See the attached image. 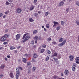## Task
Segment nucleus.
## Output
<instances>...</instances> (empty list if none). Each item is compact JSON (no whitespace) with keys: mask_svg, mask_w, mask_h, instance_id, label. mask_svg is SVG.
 <instances>
[{"mask_svg":"<svg viewBox=\"0 0 79 79\" xmlns=\"http://www.w3.org/2000/svg\"><path fill=\"white\" fill-rule=\"evenodd\" d=\"M27 34H25L23 36V39H25V40H24L23 41V42L24 43L26 41V40H27L28 39L30 38V37H29V36L27 35Z\"/></svg>","mask_w":79,"mask_h":79,"instance_id":"obj_1","label":"nucleus"},{"mask_svg":"<svg viewBox=\"0 0 79 79\" xmlns=\"http://www.w3.org/2000/svg\"><path fill=\"white\" fill-rule=\"evenodd\" d=\"M20 71H19V69L18 68H17L16 69V79H18L19 77V75L20 74Z\"/></svg>","mask_w":79,"mask_h":79,"instance_id":"obj_2","label":"nucleus"},{"mask_svg":"<svg viewBox=\"0 0 79 79\" xmlns=\"http://www.w3.org/2000/svg\"><path fill=\"white\" fill-rule=\"evenodd\" d=\"M16 11L18 13H20L22 11V9L21 8H18L16 9Z\"/></svg>","mask_w":79,"mask_h":79,"instance_id":"obj_3","label":"nucleus"},{"mask_svg":"<svg viewBox=\"0 0 79 79\" xmlns=\"http://www.w3.org/2000/svg\"><path fill=\"white\" fill-rule=\"evenodd\" d=\"M6 37L5 36L2 37L1 39V42H5L6 40Z\"/></svg>","mask_w":79,"mask_h":79,"instance_id":"obj_4","label":"nucleus"},{"mask_svg":"<svg viewBox=\"0 0 79 79\" xmlns=\"http://www.w3.org/2000/svg\"><path fill=\"white\" fill-rule=\"evenodd\" d=\"M21 35L20 34H18L16 36V40H18L20 38Z\"/></svg>","mask_w":79,"mask_h":79,"instance_id":"obj_5","label":"nucleus"},{"mask_svg":"<svg viewBox=\"0 0 79 79\" xmlns=\"http://www.w3.org/2000/svg\"><path fill=\"white\" fill-rule=\"evenodd\" d=\"M75 60L76 63H77V64H79V57H77L75 59Z\"/></svg>","mask_w":79,"mask_h":79,"instance_id":"obj_6","label":"nucleus"},{"mask_svg":"<svg viewBox=\"0 0 79 79\" xmlns=\"http://www.w3.org/2000/svg\"><path fill=\"white\" fill-rule=\"evenodd\" d=\"M69 58H70V61H73V59L74 58V57L73 56H69Z\"/></svg>","mask_w":79,"mask_h":79,"instance_id":"obj_7","label":"nucleus"},{"mask_svg":"<svg viewBox=\"0 0 79 79\" xmlns=\"http://www.w3.org/2000/svg\"><path fill=\"white\" fill-rule=\"evenodd\" d=\"M35 8V6H31L30 7V11H32L33 10H34V9Z\"/></svg>","mask_w":79,"mask_h":79,"instance_id":"obj_8","label":"nucleus"},{"mask_svg":"<svg viewBox=\"0 0 79 79\" xmlns=\"http://www.w3.org/2000/svg\"><path fill=\"white\" fill-rule=\"evenodd\" d=\"M69 73V71L67 70H66L65 71L64 74L65 75H68Z\"/></svg>","mask_w":79,"mask_h":79,"instance_id":"obj_9","label":"nucleus"},{"mask_svg":"<svg viewBox=\"0 0 79 79\" xmlns=\"http://www.w3.org/2000/svg\"><path fill=\"white\" fill-rule=\"evenodd\" d=\"M63 4H64V2L63 1H61L59 3V5L60 6H63Z\"/></svg>","mask_w":79,"mask_h":79,"instance_id":"obj_10","label":"nucleus"},{"mask_svg":"<svg viewBox=\"0 0 79 79\" xmlns=\"http://www.w3.org/2000/svg\"><path fill=\"white\" fill-rule=\"evenodd\" d=\"M57 55H58L57 53L55 52L54 55H53L51 56V57H53V56H56Z\"/></svg>","mask_w":79,"mask_h":79,"instance_id":"obj_11","label":"nucleus"},{"mask_svg":"<svg viewBox=\"0 0 79 79\" xmlns=\"http://www.w3.org/2000/svg\"><path fill=\"white\" fill-rule=\"evenodd\" d=\"M33 39L35 40H37L39 39V37L38 36H35L34 37Z\"/></svg>","mask_w":79,"mask_h":79,"instance_id":"obj_12","label":"nucleus"},{"mask_svg":"<svg viewBox=\"0 0 79 79\" xmlns=\"http://www.w3.org/2000/svg\"><path fill=\"white\" fill-rule=\"evenodd\" d=\"M5 68V65L3 64L0 67V69H4Z\"/></svg>","mask_w":79,"mask_h":79,"instance_id":"obj_13","label":"nucleus"},{"mask_svg":"<svg viewBox=\"0 0 79 79\" xmlns=\"http://www.w3.org/2000/svg\"><path fill=\"white\" fill-rule=\"evenodd\" d=\"M23 62L25 63H26V61H27V60H26V58H24L23 59Z\"/></svg>","mask_w":79,"mask_h":79,"instance_id":"obj_14","label":"nucleus"},{"mask_svg":"<svg viewBox=\"0 0 79 79\" xmlns=\"http://www.w3.org/2000/svg\"><path fill=\"white\" fill-rule=\"evenodd\" d=\"M10 77H11L12 78L14 77V76L13 75V73H10Z\"/></svg>","mask_w":79,"mask_h":79,"instance_id":"obj_15","label":"nucleus"},{"mask_svg":"<svg viewBox=\"0 0 79 79\" xmlns=\"http://www.w3.org/2000/svg\"><path fill=\"white\" fill-rule=\"evenodd\" d=\"M10 50H13V49H15V47L10 46Z\"/></svg>","mask_w":79,"mask_h":79,"instance_id":"obj_16","label":"nucleus"},{"mask_svg":"<svg viewBox=\"0 0 79 79\" xmlns=\"http://www.w3.org/2000/svg\"><path fill=\"white\" fill-rule=\"evenodd\" d=\"M38 56L36 54H34L33 55V57L34 58H37Z\"/></svg>","mask_w":79,"mask_h":79,"instance_id":"obj_17","label":"nucleus"},{"mask_svg":"<svg viewBox=\"0 0 79 79\" xmlns=\"http://www.w3.org/2000/svg\"><path fill=\"white\" fill-rule=\"evenodd\" d=\"M44 51H45V49H41L40 52L41 53H43L44 52Z\"/></svg>","mask_w":79,"mask_h":79,"instance_id":"obj_18","label":"nucleus"},{"mask_svg":"<svg viewBox=\"0 0 79 79\" xmlns=\"http://www.w3.org/2000/svg\"><path fill=\"white\" fill-rule=\"evenodd\" d=\"M53 23H54L55 24H56V25H58L59 24V23H58V22H53Z\"/></svg>","mask_w":79,"mask_h":79,"instance_id":"obj_19","label":"nucleus"},{"mask_svg":"<svg viewBox=\"0 0 79 79\" xmlns=\"http://www.w3.org/2000/svg\"><path fill=\"white\" fill-rule=\"evenodd\" d=\"M29 21L30 22H32V21H33V19H32V18H30L29 19Z\"/></svg>","mask_w":79,"mask_h":79,"instance_id":"obj_20","label":"nucleus"},{"mask_svg":"<svg viewBox=\"0 0 79 79\" xmlns=\"http://www.w3.org/2000/svg\"><path fill=\"white\" fill-rule=\"evenodd\" d=\"M63 38H60L59 40V42H62V41L63 40Z\"/></svg>","mask_w":79,"mask_h":79,"instance_id":"obj_21","label":"nucleus"},{"mask_svg":"<svg viewBox=\"0 0 79 79\" xmlns=\"http://www.w3.org/2000/svg\"><path fill=\"white\" fill-rule=\"evenodd\" d=\"M76 67H73L72 70L73 71H76Z\"/></svg>","mask_w":79,"mask_h":79,"instance_id":"obj_22","label":"nucleus"},{"mask_svg":"<svg viewBox=\"0 0 79 79\" xmlns=\"http://www.w3.org/2000/svg\"><path fill=\"white\" fill-rule=\"evenodd\" d=\"M65 43H66V40H65L62 42V46L64 44H65Z\"/></svg>","mask_w":79,"mask_h":79,"instance_id":"obj_23","label":"nucleus"},{"mask_svg":"<svg viewBox=\"0 0 79 79\" xmlns=\"http://www.w3.org/2000/svg\"><path fill=\"white\" fill-rule=\"evenodd\" d=\"M48 15V12H47L45 14V15L46 16H47Z\"/></svg>","mask_w":79,"mask_h":79,"instance_id":"obj_24","label":"nucleus"},{"mask_svg":"<svg viewBox=\"0 0 79 79\" xmlns=\"http://www.w3.org/2000/svg\"><path fill=\"white\" fill-rule=\"evenodd\" d=\"M37 30H35L33 32V34H35L36 33H37Z\"/></svg>","mask_w":79,"mask_h":79,"instance_id":"obj_25","label":"nucleus"},{"mask_svg":"<svg viewBox=\"0 0 79 79\" xmlns=\"http://www.w3.org/2000/svg\"><path fill=\"white\" fill-rule=\"evenodd\" d=\"M53 77L54 79H57L58 78V76H54Z\"/></svg>","mask_w":79,"mask_h":79,"instance_id":"obj_26","label":"nucleus"},{"mask_svg":"<svg viewBox=\"0 0 79 79\" xmlns=\"http://www.w3.org/2000/svg\"><path fill=\"white\" fill-rule=\"evenodd\" d=\"M61 25H64V21H61Z\"/></svg>","mask_w":79,"mask_h":79,"instance_id":"obj_27","label":"nucleus"},{"mask_svg":"<svg viewBox=\"0 0 79 79\" xmlns=\"http://www.w3.org/2000/svg\"><path fill=\"white\" fill-rule=\"evenodd\" d=\"M50 40H51V38H48V40H47L48 42H50Z\"/></svg>","mask_w":79,"mask_h":79,"instance_id":"obj_28","label":"nucleus"},{"mask_svg":"<svg viewBox=\"0 0 79 79\" xmlns=\"http://www.w3.org/2000/svg\"><path fill=\"white\" fill-rule=\"evenodd\" d=\"M47 52L48 53V54H50V53H51V52H50V51L49 50H48L47 51Z\"/></svg>","mask_w":79,"mask_h":79,"instance_id":"obj_29","label":"nucleus"},{"mask_svg":"<svg viewBox=\"0 0 79 79\" xmlns=\"http://www.w3.org/2000/svg\"><path fill=\"white\" fill-rule=\"evenodd\" d=\"M46 26L47 28H49L50 25L48 24H47Z\"/></svg>","mask_w":79,"mask_h":79,"instance_id":"obj_30","label":"nucleus"},{"mask_svg":"<svg viewBox=\"0 0 79 79\" xmlns=\"http://www.w3.org/2000/svg\"><path fill=\"white\" fill-rule=\"evenodd\" d=\"M38 15V13H35L34 14V16H37V15Z\"/></svg>","mask_w":79,"mask_h":79,"instance_id":"obj_31","label":"nucleus"},{"mask_svg":"<svg viewBox=\"0 0 79 79\" xmlns=\"http://www.w3.org/2000/svg\"><path fill=\"white\" fill-rule=\"evenodd\" d=\"M49 60V57L48 56L46 59V61H48Z\"/></svg>","mask_w":79,"mask_h":79,"instance_id":"obj_32","label":"nucleus"},{"mask_svg":"<svg viewBox=\"0 0 79 79\" xmlns=\"http://www.w3.org/2000/svg\"><path fill=\"white\" fill-rule=\"evenodd\" d=\"M60 26H58L57 27H56L57 31H59L60 30Z\"/></svg>","mask_w":79,"mask_h":79,"instance_id":"obj_33","label":"nucleus"},{"mask_svg":"<svg viewBox=\"0 0 79 79\" xmlns=\"http://www.w3.org/2000/svg\"><path fill=\"white\" fill-rule=\"evenodd\" d=\"M36 69V68L35 67H34L32 69L33 71H35V69Z\"/></svg>","mask_w":79,"mask_h":79,"instance_id":"obj_34","label":"nucleus"},{"mask_svg":"<svg viewBox=\"0 0 79 79\" xmlns=\"http://www.w3.org/2000/svg\"><path fill=\"white\" fill-rule=\"evenodd\" d=\"M76 64L74 63L73 65V67H76Z\"/></svg>","mask_w":79,"mask_h":79,"instance_id":"obj_35","label":"nucleus"},{"mask_svg":"<svg viewBox=\"0 0 79 79\" xmlns=\"http://www.w3.org/2000/svg\"><path fill=\"white\" fill-rule=\"evenodd\" d=\"M76 5L78 6H79V2L78 1H77L76 2Z\"/></svg>","mask_w":79,"mask_h":79,"instance_id":"obj_36","label":"nucleus"},{"mask_svg":"<svg viewBox=\"0 0 79 79\" xmlns=\"http://www.w3.org/2000/svg\"><path fill=\"white\" fill-rule=\"evenodd\" d=\"M69 10V8H67L66 9V12H68V11Z\"/></svg>","mask_w":79,"mask_h":79,"instance_id":"obj_37","label":"nucleus"},{"mask_svg":"<svg viewBox=\"0 0 79 79\" xmlns=\"http://www.w3.org/2000/svg\"><path fill=\"white\" fill-rule=\"evenodd\" d=\"M4 36H5V37H9V35H7L6 34H5L4 35Z\"/></svg>","mask_w":79,"mask_h":79,"instance_id":"obj_38","label":"nucleus"},{"mask_svg":"<svg viewBox=\"0 0 79 79\" xmlns=\"http://www.w3.org/2000/svg\"><path fill=\"white\" fill-rule=\"evenodd\" d=\"M76 23H77V25H78V26H79V21H77Z\"/></svg>","mask_w":79,"mask_h":79,"instance_id":"obj_39","label":"nucleus"},{"mask_svg":"<svg viewBox=\"0 0 79 79\" xmlns=\"http://www.w3.org/2000/svg\"><path fill=\"white\" fill-rule=\"evenodd\" d=\"M6 4L7 5H10V3H9L8 2H6Z\"/></svg>","mask_w":79,"mask_h":79,"instance_id":"obj_40","label":"nucleus"},{"mask_svg":"<svg viewBox=\"0 0 79 79\" xmlns=\"http://www.w3.org/2000/svg\"><path fill=\"white\" fill-rule=\"evenodd\" d=\"M8 13H9V11L7 10V11H6V12L5 13V14L6 15V14H8Z\"/></svg>","mask_w":79,"mask_h":79,"instance_id":"obj_41","label":"nucleus"},{"mask_svg":"<svg viewBox=\"0 0 79 79\" xmlns=\"http://www.w3.org/2000/svg\"><path fill=\"white\" fill-rule=\"evenodd\" d=\"M37 2V0H34V3H35Z\"/></svg>","mask_w":79,"mask_h":79,"instance_id":"obj_42","label":"nucleus"},{"mask_svg":"<svg viewBox=\"0 0 79 79\" xmlns=\"http://www.w3.org/2000/svg\"><path fill=\"white\" fill-rule=\"evenodd\" d=\"M58 46H59V47H61V46H62V44L61 43L59 44H58Z\"/></svg>","mask_w":79,"mask_h":79,"instance_id":"obj_43","label":"nucleus"},{"mask_svg":"<svg viewBox=\"0 0 79 79\" xmlns=\"http://www.w3.org/2000/svg\"><path fill=\"white\" fill-rule=\"evenodd\" d=\"M8 42H4V43H3V44H4V45H6V44Z\"/></svg>","mask_w":79,"mask_h":79,"instance_id":"obj_44","label":"nucleus"},{"mask_svg":"<svg viewBox=\"0 0 79 79\" xmlns=\"http://www.w3.org/2000/svg\"><path fill=\"white\" fill-rule=\"evenodd\" d=\"M32 61H33V62H35V60L34 58L32 59Z\"/></svg>","mask_w":79,"mask_h":79,"instance_id":"obj_45","label":"nucleus"},{"mask_svg":"<svg viewBox=\"0 0 79 79\" xmlns=\"http://www.w3.org/2000/svg\"><path fill=\"white\" fill-rule=\"evenodd\" d=\"M42 47H44V48H45V47H46V45H45V44H44V45H43Z\"/></svg>","mask_w":79,"mask_h":79,"instance_id":"obj_46","label":"nucleus"},{"mask_svg":"<svg viewBox=\"0 0 79 79\" xmlns=\"http://www.w3.org/2000/svg\"><path fill=\"white\" fill-rule=\"evenodd\" d=\"M3 49H4V48L2 47L0 48V50H3Z\"/></svg>","mask_w":79,"mask_h":79,"instance_id":"obj_47","label":"nucleus"},{"mask_svg":"<svg viewBox=\"0 0 79 79\" xmlns=\"http://www.w3.org/2000/svg\"><path fill=\"white\" fill-rule=\"evenodd\" d=\"M27 65H28V66L31 65V63L30 62H27Z\"/></svg>","mask_w":79,"mask_h":79,"instance_id":"obj_48","label":"nucleus"},{"mask_svg":"<svg viewBox=\"0 0 79 79\" xmlns=\"http://www.w3.org/2000/svg\"><path fill=\"white\" fill-rule=\"evenodd\" d=\"M13 1V0H9V2H10V3H11V2H12Z\"/></svg>","mask_w":79,"mask_h":79,"instance_id":"obj_49","label":"nucleus"},{"mask_svg":"<svg viewBox=\"0 0 79 79\" xmlns=\"http://www.w3.org/2000/svg\"><path fill=\"white\" fill-rule=\"evenodd\" d=\"M31 44H34V41H32L31 42Z\"/></svg>","mask_w":79,"mask_h":79,"instance_id":"obj_50","label":"nucleus"},{"mask_svg":"<svg viewBox=\"0 0 79 79\" xmlns=\"http://www.w3.org/2000/svg\"><path fill=\"white\" fill-rule=\"evenodd\" d=\"M2 77H3V74H1V75H0V77L1 78Z\"/></svg>","mask_w":79,"mask_h":79,"instance_id":"obj_51","label":"nucleus"},{"mask_svg":"<svg viewBox=\"0 0 79 79\" xmlns=\"http://www.w3.org/2000/svg\"><path fill=\"white\" fill-rule=\"evenodd\" d=\"M2 15H3V14L2 13H0V17H1V16H2Z\"/></svg>","mask_w":79,"mask_h":79,"instance_id":"obj_52","label":"nucleus"},{"mask_svg":"<svg viewBox=\"0 0 79 79\" xmlns=\"http://www.w3.org/2000/svg\"><path fill=\"white\" fill-rule=\"evenodd\" d=\"M28 72L29 74H30V73H31V70H29L28 71Z\"/></svg>","mask_w":79,"mask_h":79,"instance_id":"obj_53","label":"nucleus"},{"mask_svg":"<svg viewBox=\"0 0 79 79\" xmlns=\"http://www.w3.org/2000/svg\"><path fill=\"white\" fill-rule=\"evenodd\" d=\"M73 1V0H69V2H72Z\"/></svg>","mask_w":79,"mask_h":79,"instance_id":"obj_54","label":"nucleus"},{"mask_svg":"<svg viewBox=\"0 0 79 79\" xmlns=\"http://www.w3.org/2000/svg\"><path fill=\"white\" fill-rule=\"evenodd\" d=\"M25 56H26V57H27V56H28L27 54H25Z\"/></svg>","mask_w":79,"mask_h":79,"instance_id":"obj_55","label":"nucleus"},{"mask_svg":"<svg viewBox=\"0 0 79 79\" xmlns=\"http://www.w3.org/2000/svg\"><path fill=\"white\" fill-rule=\"evenodd\" d=\"M5 31L6 32H8V29H6Z\"/></svg>","mask_w":79,"mask_h":79,"instance_id":"obj_56","label":"nucleus"},{"mask_svg":"<svg viewBox=\"0 0 79 79\" xmlns=\"http://www.w3.org/2000/svg\"><path fill=\"white\" fill-rule=\"evenodd\" d=\"M21 47V46H19V47L17 48V49H19V48Z\"/></svg>","mask_w":79,"mask_h":79,"instance_id":"obj_57","label":"nucleus"},{"mask_svg":"<svg viewBox=\"0 0 79 79\" xmlns=\"http://www.w3.org/2000/svg\"><path fill=\"white\" fill-rule=\"evenodd\" d=\"M57 26V25L55 24V23H54V25L53 26V27H55V26Z\"/></svg>","mask_w":79,"mask_h":79,"instance_id":"obj_58","label":"nucleus"},{"mask_svg":"<svg viewBox=\"0 0 79 79\" xmlns=\"http://www.w3.org/2000/svg\"><path fill=\"white\" fill-rule=\"evenodd\" d=\"M35 40V43L36 44L37 43V40Z\"/></svg>","mask_w":79,"mask_h":79,"instance_id":"obj_59","label":"nucleus"},{"mask_svg":"<svg viewBox=\"0 0 79 79\" xmlns=\"http://www.w3.org/2000/svg\"><path fill=\"white\" fill-rule=\"evenodd\" d=\"M61 75L62 76H64V75H63V73H61Z\"/></svg>","mask_w":79,"mask_h":79,"instance_id":"obj_60","label":"nucleus"},{"mask_svg":"<svg viewBox=\"0 0 79 79\" xmlns=\"http://www.w3.org/2000/svg\"><path fill=\"white\" fill-rule=\"evenodd\" d=\"M44 31H45V32L47 31V29H46V28H44Z\"/></svg>","mask_w":79,"mask_h":79,"instance_id":"obj_61","label":"nucleus"},{"mask_svg":"<svg viewBox=\"0 0 79 79\" xmlns=\"http://www.w3.org/2000/svg\"><path fill=\"white\" fill-rule=\"evenodd\" d=\"M19 69H20L21 70L22 69V68L21 67H19Z\"/></svg>","mask_w":79,"mask_h":79,"instance_id":"obj_62","label":"nucleus"},{"mask_svg":"<svg viewBox=\"0 0 79 79\" xmlns=\"http://www.w3.org/2000/svg\"><path fill=\"white\" fill-rule=\"evenodd\" d=\"M34 48H36V45H34L33 46Z\"/></svg>","mask_w":79,"mask_h":79,"instance_id":"obj_63","label":"nucleus"},{"mask_svg":"<svg viewBox=\"0 0 79 79\" xmlns=\"http://www.w3.org/2000/svg\"><path fill=\"white\" fill-rule=\"evenodd\" d=\"M7 57L8 58H10V56H8Z\"/></svg>","mask_w":79,"mask_h":79,"instance_id":"obj_64","label":"nucleus"}]
</instances>
